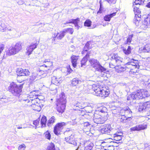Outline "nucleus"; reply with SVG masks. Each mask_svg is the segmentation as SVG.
I'll use <instances>...</instances> for the list:
<instances>
[{"mask_svg":"<svg viewBox=\"0 0 150 150\" xmlns=\"http://www.w3.org/2000/svg\"><path fill=\"white\" fill-rule=\"evenodd\" d=\"M150 95L148 91L146 90H139L135 93L129 95L127 98V100H135L142 99L149 96Z\"/></svg>","mask_w":150,"mask_h":150,"instance_id":"1","label":"nucleus"},{"mask_svg":"<svg viewBox=\"0 0 150 150\" xmlns=\"http://www.w3.org/2000/svg\"><path fill=\"white\" fill-rule=\"evenodd\" d=\"M23 84H24L23 83L18 86L15 83L13 82L11 83L9 87V91L14 96L19 97L21 96L20 93L22 91Z\"/></svg>","mask_w":150,"mask_h":150,"instance_id":"2","label":"nucleus"},{"mask_svg":"<svg viewBox=\"0 0 150 150\" xmlns=\"http://www.w3.org/2000/svg\"><path fill=\"white\" fill-rule=\"evenodd\" d=\"M112 59L109 64L110 67L112 68H115L116 69V66L118 65L121 64L122 62L123 59L118 56L117 54H113L112 55Z\"/></svg>","mask_w":150,"mask_h":150,"instance_id":"3","label":"nucleus"},{"mask_svg":"<svg viewBox=\"0 0 150 150\" xmlns=\"http://www.w3.org/2000/svg\"><path fill=\"white\" fill-rule=\"evenodd\" d=\"M21 44L20 42L16 43L14 46L11 47L8 52L9 55H14L18 53L21 49Z\"/></svg>","mask_w":150,"mask_h":150,"instance_id":"4","label":"nucleus"},{"mask_svg":"<svg viewBox=\"0 0 150 150\" xmlns=\"http://www.w3.org/2000/svg\"><path fill=\"white\" fill-rule=\"evenodd\" d=\"M95 95L101 97H106L110 93V91L108 89L106 90L104 89L102 90L100 88L98 87L94 90Z\"/></svg>","mask_w":150,"mask_h":150,"instance_id":"5","label":"nucleus"},{"mask_svg":"<svg viewBox=\"0 0 150 150\" xmlns=\"http://www.w3.org/2000/svg\"><path fill=\"white\" fill-rule=\"evenodd\" d=\"M66 125L65 123L62 122L57 123L54 127V132L55 134L58 135L60 134L61 132Z\"/></svg>","mask_w":150,"mask_h":150,"instance_id":"6","label":"nucleus"},{"mask_svg":"<svg viewBox=\"0 0 150 150\" xmlns=\"http://www.w3.org/2000/svg\"><path fill=\"white\" fill-rule=\"evenodd\" d=\"M93 120L94 122L96 124H103L104 122L103 117L98 113L97 111H96L94 114Z\"/></svg>","mask_w":150,"mask_h":150,"instance_id":"7","label":"nucleus"},{"mask_svg":"<svg viewBox=\"0 0 150 150\" xmlns=\"http://www.w3.org/2000/svg\"><path fill=\"white\" fill-rule=\"evenodd\" d=\"M65 139L66 141L69 143L72 144L76 146H78V148L76 149V150H79V145H77V143L75 140L74 134H71L69 137H66Z\"/></svg>","mask_w":150,"mask_h":150,"instance_id":"8","label":"nucleus"},{"mask_svg":"<svg viewBox=\"0 0 150 150\" xmlns=\"http://www.w3.org/2000/svg\"><path fill=\"white\" fill-rule=\"evenodd\" d=\"M17 73L18 76H28L30 72L27 69H18L17 71Z\"/></svg>","mask_w":150,"mask_h":150,"instance_id":"9","label":"nucleus"},{"mask_svg":"<svg viewBox=\"0 0 150 150\" xmlns=\"http://www.w3.org/2000/svg\"><path fill=\"white\" fill-rule=\"evenodd\" d=\"M145 18L144 21L140 27L143 29L150 28V15H148Z\"/></svg>","mask_w":150,"mask_h":150,"instance_id":"10","label":"nucleus"},{"mask_svg":"<svg viewBox=\"0 0 150 150\" xmlns=\"http://www.w3.org/2000/svg\"><path fill=\"white\" fill-rule=\"evenodd\" d=\"M65 104L64 101L63 103L60 102L58 103L57 105V110L59 113H62L64 112L66 106Z\"/></svg>","mask_w":150,"mask_h":150,"instance_id":"11","label":"nucleus"},{"mask_svg":"<svg viewBox=\"0 0 150 150\" xmlns=\"http://www.w3.org/2000/svg\"><path fill=\"white\" fill-rule=\"evenodd\" d=\"M112 129V128L110 125L108 124H105L101 127V131L103 133H109Z\"/></svg>","mask_w":150,"mask_h":150,"instance_id":"12","label":"nucleus"},{"mask_svg":"<svg viewBox=\"0 0 150 150\" xmlns=\"http://www.w3.org/2000/svg\"><path fill=\"white\" fill-rule=\"evenodd\" d=\"M31 96L30 95L28 96L27 95L23 94L21 96H20L19 98L22 97V98L21 99V101L23 103L25 102L27 105V104H29L30 102L29 97L30 96Z\"/></svg>","mask_w":150,"mask_h":150,"instance_id":"13","label":"nucleus"},{"mask_svg":"<svg viewBox=\"0 0 150 150\" xmlns=\"http://www.w3.org/2000/svg\"><path fill=\"white\" fill-rule=\"evenodd\" d=\"M51 82L56 85H58L62 82V79L61 78H57L55 76H54L52 78Z\"/></svg>","mask_w":150,"mask_h":150,"instance_id":"14","label":"nucleus"},{"mask_svg":"<svg viewBox=\"0 0 150 150\" xmlns=\"http://www.w3.org/2000/svg\"><path fill=\"white\" fill-rule=\"evenodd\" d=\"M30 101L31 100V104H37V103H40L39 102L40 100L38 98V96L37 95H33V96H30L29 97Z\"/></svg>","mask_w":150,"mask_h":150,"instance_id":"15","label":"nucleus"},{"mask_svg":"<svg viewBox=\"0 0 150 150\" xmlns=\"http://www.w3.org/2000/svg\"><path fill=\"white\" fill-rule=\"evenodd\" d=\"M41 103H37V104H31L30 102L29 104H27L28 106H31L33 108V110L38 111H40L41 109Z\"/></svg>","mask_w":150,"mask_h":150,"instance_id":"16","label":"nucleus"},{"mask_svg":"<svg viewBox=\"0 0 150 150\" xmlns=\"http://www.w3.org/2000/svg\"><path fill=\"white\" fill-rule=\"evenodd\" d=\"M131 119V117H127L125 116H119L118 118L119 120L122 123H125L130 121Z\"/></svg>","mask_w":150,"mask_h":150,"instance_id":"17","label":"nucleus"},{"mask_svg":"<svg viewBox=\"0 0 150 150\" xmlns=\"http://www.w3.org/2000/svg\"><path fill=\"white\" fill-rule=\"evenodd\" d=\"M37 45L36 43L33 44L27 47L26 49L27 53L28 55L30 54L33 50L36 48Z\"/></svg>","mask_w":150,"mask_h":150,"instance_id":"18","label":"nucleus"},{"mask_svg":"<svg viewBox=\"0 0 150 150\" xmlns=\"http://www.w3.org/2000/svg\"><path fill=\"white\" fill-rule=\"evenodd\" d=\"M126 65H129L135 67V68L139 69V66L138 63V61L135 60L134 59H132L130 62H127Z\"/></svg>","mask_w":150,"mask_h":150,"instance_id":"19","label":"nucleus"},{"mask_svg":"<svg viewBox=\"0 0 150 150\" xmlns=\"http://www.w3.org/2000/svg\"><path fill=\"white\" fill-rule=\"evenodd\" d=\"M90 66L94 69L97 67V66L100 63L96 59H91L89 60Z\"/></svg>","mask_w":150,"mask_h":150,"instance_id":"20","label":"nucleus"},{"mask_svg":"<svg viewBox=\"0 0 150 150\" xmlns=\"http://www.w3.org/2000/svg\"><path fill=\"white\" fill-rule=\"evenodd\" d=\"M90 54V52H88L86 56L83 58L81 61V67H83L86 65L88 59L89 57V54Z\"/></svg>","mask_w":150,"mask_h":150,"instance_id":"21","label":"nucleus"},{"mask_svg":"<svg viewBox=\"0 0 150 150\" xmlns=\"http://www.w3.org/2000/svg\"><path fill=\"white\" fill-rule=\"evenodd\" d=\"M91 48L92 47L91 42H87L83 48V50L82 52V54H85V52H87L88 50L91 49Z\"/></svg>","mask_w":150,"mask_h":150,"instance_id":"22","label":"nucleus"},{"mask_svg":"<svg viewBox=\"0 0 150 150\" xmlns=\"http://www.w3.org/2000/svg\"><path fill=\"white\" fill-rule=\"evenodd\" d=\"M97 66V67H96L94 69L96 71L100 72H103L104 71H105L106 70V69L102 66L100 64V63H99V64H98Z\"/></svg>","mask_w":150,"mask_h":150,"instance_id":"23","label":"nucleus"},{"mask_svg":"<svg viewBox=\"0 0 150 150\" xmlns=\"http://www.w3.org/2000/svg\"><path fill=\"white\" fill-rule=\"evenodd\" d=\"M148 107L146 106V105L145 103L140 104L139 106V112L146 111L148 109Z\"/></svg>","mask_w":150,"mask_h":150,"instance_id":"24","label":"nucleus"},{"mask_svg":"<svg viewBox=\"0 0 150 150\" xmlns=\"http://www.w3.org/2000/svg\"><path fill=\"white\" fill-rule=\"evenodd\" d=\"M77 57L78 56H76L72 55L71 57L72 66L74 68L76 67L77 61L78 59Z\"/></svg>","mask_w":150,"mask_h":150,"instance_id":"25","label":"nucleus"},{"mask_svg":"<svg viewBox=\"0 0 150 150\" xmlns=\"http://www.w3.org/2000/svg\"><path fill=\"white\" fill-rule=\"evenodd\" d=\"M87 144V145L85 147L84 150H92L94 146V144L90 142H87L85 143V145Z\"/></svg>","mask_w":150,"mask_h":150,"instance_id":"26","label":"nucleus"},{"mask_svg":"<svg viewBox=\"0 0 150 150\" xmlns=\"http://www.w3.org/2000/svg\"><path fill=\"white\" fill-rule=\"evenodd\" d=\"M116 12H115L111 13L110 14L105 15L104 17V20L105 21H110V20L111 18L116 15Z\"/></svg>","mask_w":150,"mask_h":150,"instance_id":"27","label":"nucleus"},{"mask_svg":"<svg viewBox=\"0 0 150 150\" xmlns=\"http://www.w3.org/2000/svg\"><path fill=\"white\" fill-rule=\"evenodd\" d=\"M44 64L42 65L46 67L49 68L52 65V62L50 61L49 59H45L43 62Z\"/></svg>","mask_w":150,"mask_h":150,"instance_id":"28","label":"nucleus"},{"mask_svg":"<svg viewBox=\"0 0 150 150\" xmlns=\"http://www.w3.org/2000/svg\"><path fill=\"white\" fill-rule=\"evenodd\" d=\"M126 69V67H121L120 64L118 65L117 66H116V71L119 73L125 71Z\"/></svg>","mask_w":150,"mask_h":150,"instance_id":"29","label":"nucleus"},{"mask_svg":"<svg viewBox=\"0 0 150 150\" xmlns=\"http://www.w3.org/2000/svg\"><path fill=\"white\" fill-rule=\"evenodd\" d=\"M81 83L82 81L80 80H79L78 79L74 78L72 81L71 84L73 86H76L78 84H81Z\"/></svg>","mask_w":150,"mask_h":150,"instance_id":"30","label":"nucleus"},{"mask_svg":"<svg viewBox=\"0 0 150 150\" xmlns=\"http://www.w3.org/2000/svg\"><path fill=\"white\" fill-rule=\"evenodd\" d=\"M80 21V18H77L76 19H71L69 20V21H67L66 23H72L75 25L78 24ZM65 24L66 23H65Z\"/></svg>","mask_w":150,"mask_h":150,"instance_id":"31","label":"nucleus"},{"mask_svg":"<svg viewBox=\"0 0 150 150\" xmlns=\"http://www.w3.org/2000/svg\"><path fill=\"white\" fill-rule=\"evenodd\" d=\"M126 109L125 112V116L127 117H131L132 115V112L131 110L128 107H126Z\"/></svg>","mask_w":150,"mask_h":150,"instance_id":"32","label":"nucleus"},{"mask_svg":"<svg viewBox=\"0 0 150 150\" xmlns=\"http://www.w3.org/2000/svg\"><path fill=\"white\" fill-rule=\"evenodd\" d=\"M55 119L54 116H52L48 121L47 125L48 127L51 126L55 122Z\"/></svg>","mask_w":150,"mask_h":150,"instance_id":"33","label":"nucleus"},{"mask_svg":"<svg viewBox=\"0 0 150 150\" xmlns=\"http://www.w3.org/2000/svg\"><path fill=\"white\" fill-rule=\"evenodd\" d=\"M65 35V33L63 32V30L57 34L55 38H57L58 39H61Z\"/></svg>","mask_w":150,"mask_h":150,"instance_id":"34","label":"nucleus"},{"mask_svg":"<svg viewBox=\"0 0 150 150\" xmlns=\"http://www.w3.org/2000/svg\"><path fill=\"white\" fill-rule=\"evenodd\" d=\"M142 52H150V44H147L145 46L142 50Z\"/></svg>","mask_w":150,"mask_h":150,"instance_id":"35","label":"nucleus"},{"mask_svg":"<svg viewBox=\"0 0 150 150\" xmlns=\"http://www.w3.org/2000/svg\"><path fill=\"white\" fill-rule=\"evenodd\" d=\"M7 27L5 24L0 22V31L4 32L6 30Z\"/></svg>","mask_w":150,"mask_h":150,"instance_id":"36","label":"nucleus"},{"mask_svg":"<svg viewBox=\"0 0 150 150\" xmlns=\"http://www.w3.org/2000/svg\"><path fill=\"white\" fill-rule=\"evenodd\" d=\"M47 120L46 117L43 116L42 117L40 121L42 127H44L45 126Z\"/></svg>","mask_w":150,"mask_h":150,"instance_id":"37","label":"nucleus"},{"mask_svg":"<svg viewBox=\"0 0 150 150\" xmlns=\"http://www.w3.org/2000/svg\"><path fill=\"white\" fill-rule=\"evenodd\" d=\"M139 131L144 130L147 128V126L146 124H139L137 125Z\"/></svg>","mask_w":150,"mask_h":150,"instance_id":"38","label":"nucleus"},{"mask_svg":"<svg viewBox=\"0 0 150 150\" xmlns=\"http://www.w3.org/2000/svg\"><path fill=\"white\" fill-rule=\"evenodd\" d=\"M65 101V103H66V101L65 98V96L64 93H62L59 95V102H62L63 103V102Z\"/></svg>","mask_w":150,"mask_h":150,"instance_id":"39","label":"nucleus"},{"mask_svg":"<svg viewBox=\"0 0 150 150\" xmlns=\"http://www.w3.org/2000/svg\"><path fill=\"white\" fill-rule=\"evenodd\" d=\"M44 135H45V138L49 140L50 139L51 137V134H50V132L49 130H47L44 134Z\"/></svg>","mask_w":150,"mask_h":150,"instance_id":"40","label":"nucleus"},{"mask_svg":"<svg viewBox=\"0 0 150 150\" xmlns=\"http://www.w3.org/2000/svg\"><path fill=\"white\" fill-rule=\"evenodd\" d=\"M131 47L129 46L127 49H125L123 50V52L126 55H128L130 54L131 52Z\"/></svg>","mask_w":150,"mask_h":150,"instance_id":"41","label":"nucleus"},{"mask_svg":"<svg viewBox=\"0 0 150 150\" xmlns=\"http://www.w3.org/2000/svg\"><path fill=\"white\" fill-rule=\"evenodd\" d=\"M63 32L65 33H69L71 34H72L74 32V30L72 28H69L65 29L63 30Z\"/></svg>","mask_w":150,"mask_h":150,"instance_id":"42","label":"nucleus"},{"mask_svg":"<svg viewBox=\"0 0 150 150\" xmlns=\"http://www.w3.org/2000/svg\"><path fill=\"white\" fill-rule=\"evenodd\" d=\"M107 111V108L105 107H101L98 109V112L99 111V113L106 112Z\"/></svg>","mask_w":150,"mask_h":150,"instance_id":"43","label":"nucleus"},{"mask_svg":"<svg viewBox=\"0 0 150 150\" xmlns=\"http://www.w3.org/2000/svg\"><path fill=\"white\" fill-rule=\"evenodd\" d=\"M91 23V21L89 20H87L84 23V25L85 26L90 27Z\"/></svg>","mask_w":150,"mask_h":150,"instance_id":"44","label":"nucleus"},{"mask_svg":"<svg viewBox=\"0 0 150 150\" xmlns=\"http://www.w3.org/2000/svg\"><path fill=\"white\" fill-rule=\"evenodd\" d=\"M47 150H55L54 144L53 143H51L48 146Z\"/></svg>","mask_w":150,"mask_h":150,"instance_id":"45","label":"nucleus"},{"mask_svg":"<svg viewBox=\"0 0 150 150\" xmlns=\"http://www.w3.org/2000/svg\"><path fill=\"white\" fill-rule=\"evenodd\" d=\"M140 21V18H139V19H137V17L135 18L134 20V22L137 26H138L139 25V23Z\"/></svg>","mask_w":150,"mask_h":150,"instance_id":"46","label":"nucleus"},{"mask_svg":"<svg viewBox=\"0 0 150 150\" xmlns=\"http://www.w3.org/2000/svg\"><path fill=\"white\" fill-rule=\"evenodd\" d=\"M144 148L146 150H150V143H146L144 144Z\"/></svg>","mask_w":150,"mask_h":150,"instance_id":"47","label":"nucleus"},{"mask_svg":"<svg viewBox=\"0 0 150 150\" xmlns=\"http://www.w3.org/2000/svg\"><path fill=\"white\" fill-rule=\"evenodd\" d=\"M26 146L23 144L20 145L18 147V150H25Z\"/></svg>","mask_w":150,"mask_h":150,"instance_id":"48","label":"nucleus"},{"mask_svg":"<svg viewBox=\"0 0 150 150\" xmlns=\"http://www.w3.org/2000/svg\"><path fill=\"white\" fill-rule=\"evenodd\" d=\"M133 11L135 14H138L140 13V11L139 10V8L138 7L134 6V7Z\"/></svg>","mask_w":150,"mask_h":150,"instance_id":"49","label":"nucleus"},{"mask_svg":"<svg viewBox=\"0 0 150 150\" xmlns=\"http://www.w3.org/2000/svg\"><path fill=\"white\" fill-rule=\"evenodd\" d=\"M126 109V107H125L120 110V113L121 115L120 116H125V114Z\"/></svg>","mask_w":150,"mask_h":150,"instance_id":"50","label":"nucleus"},{"mask_svg":"<svg viewBox=\"0 0 150 150\" xmlns=\"http://www.w3.org/2000/svg\"><path fill=\"white\" fill-rule=\"evenodd\" d=\"M100 8L99 11L97 12V14H100L101 13L103 12V7H102V4L100 3Z\"/></svg>","mask_w":150,"mask_h":150,"instance_id":"51","label":"nucleus"},{"mask_svg":"<svg viewBox=\"0 0 150 150\" xmlns=\"http://www.w3.org/2000/svg\"><path fill=\"white\" fill-rule=\"evenodd\" d=\"M133 36V35H130L128 37L127 39V43H128V42L130 43L131 42Z\"/></svg>","mask_w":150,"mask_h":150,"instance_id":"52","label":"nucleus"},{"mask_svg":"<svg viewBox=\"0 0 150 150\" xmlns=\"http://www.w3.org/2000/svg\"><path fill=\"white\" fill-rule=\"evenodd\" d=\"M75 106H76V107H78L80 109H82L84 108L83 106L82 105V104L79 102H78Z\"/></svg>","mask_w":150,"mask_h":150,"instance_id":"53","label":"nucleus"},{"mask_svg":"<svg viewBox=\"0 0 150 150\" xmlns=\"http://www.w3.org/2000/svg\"><path fill=\"white\" fill-rule=\"evenodd\" d=\"M108 142H105L104 141H102L101 142V146L103 147H106L108 145Z\"/></svg>","mask_w":150,"mask_h":150,"instance_id":"54","label":"nucleus"},{"mask_svg":"<svg viewBox=\"0 0 150 150\" xmlns=\"http://www.w3.org/2000/svg\"><path fill=\"white\" fill-rule=\"evenodd\" d=\"M130 130L131 131H139V129H138V128L137 125L134 127H132L130 129Z\"/></svg>","mask_w":150,"mask_h":150,"instance_id":"55","label":"nucleus"},{"mask_svg":"<svg viewBox=\"0 0 150 150\" xmlns=\"http://www.w3.org/2000/svg\"><path fill=\"white\" fill-rule=\"evenodd\" d=\"M114 139L117 141H120L122 139V137L119 136L114 135Z\"/></svg>","mask_w":150,"mask_h":150,"instance_id":"56","label":"nucleus"},{"mask_svg":"<svg viewBox=\"0 0 150 150\" xmlns=\"http://www.w3.org/2000/svg\"><path fill=\"white\" fill-rule=\"evenodd\" d=\"M69 50L72 52H74L75 50V47L73 45H71L69 48Z\"/></svg>","mask_w":150,"mask_h":150,"instance_id":"57","label":"nucleus"},{"mask_svg":"<svg viewBox=\"0 0 150 150\" xmlns=\"http://www.w3.org/2000/svg\"><path fill=\"white\" fill-rule=\"evenodd\" d=\"M114 135L122 137L123 136V133L121 132H118L117 133L114 134Z\"/></svg>","mask_w":150,"mask_h":150,"instance_id":"58","label":"nucleus"},{"mask_svg":"<svg viewBox=\"0 0 150 150\" xmlns=\"http://www.w3.org/2000/svg\"><path fill=\"white\" fill-rule=\"evenodd\" d=\"M110 4H114L115 2V0H106Z\"/></svg>","mask_w":150,"mask_h":150,"instance_id":"59","label":"nucleus"},{"mask_svg":"<svg viewBox=\"0 0 150 150\" xmlns=\"http://www.w3.org/2000/svg\"><path fill=\"white\" fill-rule=\"evenodd\" d=\"M107 149L108 150H114V147L113 146H108Z\"/></svg>","mask_w":150,"mask_h":150,"instance_id":"60","label":"nucleus"},{"mask_svg":"<svg viewBox=\"0 0 150 150\" xmlns=\"http://www.w3.org/2000/svg\"><path fill=\"white\" fill-rule=\"evenodd\" d=\"M90 125V124L88 122H85L83 124V126L84 127H87Z\"/></svg>","mask_w":150,"mask_h":150,"instance_id":"61","label":"nucleus"},{"mask_svg":"<svg viewBox=\"0 0 150 150\" xmlns=\"http://www.w3.org/2000/svg\"><path fill=\"white\" fill-rule=\"evenodd\" d=\"M144 103L146 105V106L148 107V108L150 107V101L145 102Z\"/></svg>","mask_w":150,"mask_h":150,"instance_id":"62","label":"nucleus"},{"mask_svg":"<svg viewBox=\"0 0 150 150\" xmlns=\"http://www.w3.org/2000/svg\"><path fill=\"white\" fill-rule=\"evenodd\" d=\"M39 123V121L36 120L34 121L33 122V124L35 125L36 126Z\"/></svg>","mask_w":150,"mask_h":150,"instance_id":"63","label":"nucleus"},{"mask_svg":"<svg viewBox=\"0 0 150 150\" xmlns=\"http://www.w3.org/2000/svg\"><path fill=\"white\" fill-rule=\"evenodd\" d=\"M7 30L8 31H11L13 30V28L11 27H7L6 30Z\"/></svg>","mask_w":150,"mask_h":150,"instance_id":"64","label":"nucleus"}]
</instances>
